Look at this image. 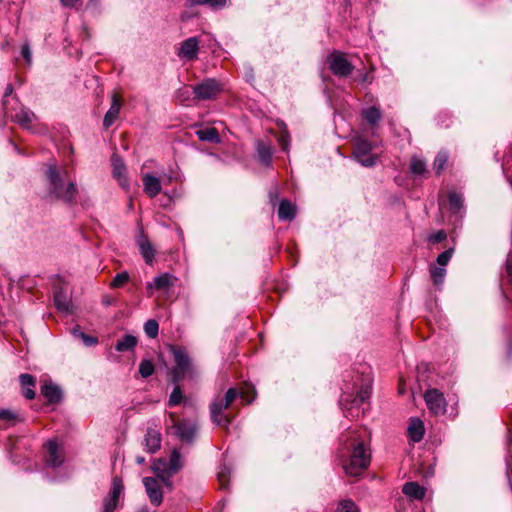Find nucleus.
Here are the masks:
<instances>
[{
    "label": "nucleus",
    "instance_id": "c756f323",
    "mask_svg": "<svg viewBox=\"0 0 512 512\" xmlns=\"http://www.w3.org/2000/svg\"><path fill=\"white\" fill-rule=\"evenodd\" d=\"M196 135L199 140L201 141H208L213 143H219L220 142V136L215 128H207L204 130H197Z\"/></svg>",
    "mask_w": 512,
    "mask_h": 512
},
{
    "label": "nucleus",
    "instance_id": "5701e85b",
    "mask_svg": "<svg viewBox=\"0 0 512 512\" xmlns=\"http://www.w3.org/2000/svg\"><path fill=\"white\" fill-rule=\"evenodd\" d=\"M402 492L413 500H422L426 495V489L417 482L405 483Z\"/></svg>",
    "mask_w": 512,
    "mask_h": 512
},
{
    "label": "nucleus",
    "instance_id": "dca6fc26",
    "mask_svg": "<svg viewBox=\"0 0 512 512\" xmlns=\"http://www.w3.org/2000/svg\"><path fill=\"white\" fill-rule=\"evenodd\" d=\"M175 277L170 273H162L155 277L152 282L147 283L148 295L151 296L153 290L168 291L174 284Z\"/></svg>",
    "mask_w": 512,
    "mask_h": 512
},
{
    "label": "nucleus",
    "instance_id": "c85d7f7f",
    "mask_svg": "<svg viewBox=\"0 0 512 512\" xmlns=\"http://www.w3.org/2000/svg\"><path fill=\"white\" fill-rule=\"evenodd\" d=\"M363 118L371 125H376L380 121L382 114L378 107L371 106L362 110Z\"/></svg>",
    "mask_w": 512,
    "mask_h": 512
},
{
    "label": "nucleus",
    "instance_id": "3c124183",
    "mask_svg": "<svg viewBox=\"0 0 512 512\" xmlns=\"http://www.w3.org/2000/svg\"><path fill=\"white\" fill-rule=\"evenodd\" d=\"M190 94H189V91L188 89H182V90H179L178 93H177V98L181 101V102H184L186 101L188 98H189Z\"/></svg>",
    "mask_w": 512,
    "mask_h": 512
},
{
    "label": "nucleus",
    "instance_id": "de8ad7c7",
    "mask_svg": "<svg viewBox=\"0 0 512 512\" xmlns=\"http://www.w3.org/2000/svg\"><path fill=\"white\" fill-rule=\"evenodd\" d=\"M21 54L27 64L30 66L32 63V52L28 43H24L21 48Z\"/></svg>",
    "mask_w": 512,
    "mask_h": 512
},
{
    "label": "nucleus",
    "instance_id": "49530a36",
    "mask_svg": "<svg viewBox=\"0 0 512 512\" xmlns=\"http://www.w3.org/2000/svg\"><path fill=\"white\" fill-rule=\"evenodd\" d=\"M278 143L281 145L284 151H288L290 145V137L286 130L283 131L281 135L278 137Z\"/></svg>",
    "mask_w": 512,
    "mask_h": 512
},
{
    "label": "nucleus",
    "instance_id": "09e8293b",
    "mask_svg": "<svg viewBox=\"0 0 512 512\" xmlns=\"http://www.w3.org/2000/svg\"><path fill=\"white\" fill-rule=\"evenodd\" d=\"M17 418L16 414L9 409L0 410V420L13 421Z\"/></svg>",
    "mask_w": 512,
    "mask_h": 512
},
{
    "label": "nucleus",
    "instance_id": "bb28decb",
    "mask_svg": "<svg viewBox=\"0 0 512 512\" xmlns=\"http://www.w3.org/2000/svg\"><path fill=\"white\" fill-rule=\"evenodd\" d=\"M139 251L145 262L151 265L154 261L155 250L151 242L144 236L138 240Z\"/></svg>",
    "mask_w": 512,
    "mask_h": 512
},
{
    "label": "nucleus",
    "instance_id": "7ed1b4c3",
    "mask_svg": "<svg viewBox=\"0 0 512 512\" xmlns=\"http://www.w3.org/2000/svg\"><path fill=\"white\" fill-rule=\"evenodd\" d=\"M240 397L246 402L251 403L256 397V391L253 386H249L247 390H242L239 393ZM238 392L235 388H230L226 391L223 398L216 397L210 405V414L212 421L218 426L227 428L231 423V419L224 415L223 412L234 402Z\"/></svg>",
    "mask_w": 512,
    "mask_h": 512
},
{
    "label": "nucleus",
    "instance_id": "c9c22d12",
    "mask_svg": "<svg viewBox=\"0 0 512 512\" xmlns=\"http://www.w3.org/2000/svg\"><path fill=\"white\" fill-rule=\"evenodd\" d=\"M410 171L414 175H422L426 172V163L422 159L414 156L411 159Z\"/></svg>",
    "mask_w": 512,
    "mask_h": 512
},
{
    "label": "nucleus",
    "instance_id": "f257e3e1",
    "mask_svg": "<svg viewBox=\"0 0 512 512\" xmlns=\"http://www.w3.org/2000/svg\"><path fill=\"white\" fill-rule=\"evenodd\" d=\"M372 376L369 366H362V370L355 377L352 383H346L340 398V405L343 407L347 418L356 419L364 415L363 405L368 404L372 393Z\"/></svg>",
    "mask_w": 512,
    "mask_h": 512
},
{
    "label": "nucleus",
    "instance_id": "0eeeda50",
    "mask_svg": "<svg viewBox=\"0 0 512 512\" xmlns=\"http://www.w3.org/2000/svg\"><path fill=\"white\" fill-rule=\"evenodd\" d=\"M223 90L221 82L207 78L193 87L195 99L200 101L214 100Z\"/></svg>",
    "mask_w": 512,
    "mask_h": 512
},
{
    "label": "nucleus",
    "instance_id": "412c9836",
    "mask_svg": "<svg viewBox=\"0 0 512 512\" xmlns=\"http://www.w3.org/2000/svg\"><path fill=\"white\" fill-rule=\"evenodd\" d=\"M54 303L57 309L62 312H67L69 310L70 297L66 287L62 285L54 287Z\"/></svg>",
    "mask_w": 512,
    "mask_h": 512
},
{
    "label": "nucleus",
    "instance_id": "7c9ffc66",
    "mask_svg": "<svg viewBox=\"0 0 512 512\" xmlns=\"http://www.w3.org/2000/svg\"><path fill=\"white\" fill-rule=\"evenodd\" d=\"M257 153L259 160L265 165L269 166L272 160V149L269 145L262 142L258 143Z\"/></svg>",
    "mask_w": 512,
    "mask_h": 512
},
{
    "label": "nucleus",
    "instance_id": "f3484780",
    "mask_svg": "<svg viewBox=\"0 0 512 512\" xmlns=\"http://www.w3.org/2000/svg\"><path fill=\"white\" fill-rule=\"evenodd\" d=\"M47 456L46 461L47 464L53 468L60 467L63 463V456L60 453L59 446L56 441L49 440L46 443Z\"/></svg>",
    "mask_w": 512,
    "mask_h": 512
},
{
    "label": "nucleus",
    "instance_id": "052dcab7",
    "mask_svg": "<svg viewBox=\"0 0 512 512\" xmlns=\"http://www.w3.org/2000/svg\"><path fill=\"white\" fill-rule=\"evenodd\" d=\"M140 512H147V509L145 508V509L141 510Z\"/></svg>",
    "mask_w": 512,
    "mask_h": 512
},
{
    "label": "nucleus",
    "instance_id": "9b49d317",
    "mask_svg": "<svg viewBox=\"0 0 512 512\" xmlns=\"http://www.w3.org/2000/svg\"><path fill=\"white\" fill-rule=\"evenodd\" d=\"M123 489L124 486L121 478L114 477L112 479L111 489L103 500V512H114L116 510Z\"/></svg>",
    "mask_w": 512,
    "mask_h": 512
},
{
    "label": "nucleus",
    "instance_id": "c03bdc74",
    "mask_svg": "<svg viewBox=\"0 0 512 512\" xmlns=\"http://www.w3.org/2000/svg\"><path fill=\"white\" fill-rule=\"evenodd\" d=\"M230 475V469L227 466H222L218 471V480L222 488L227 487L228 477Z\"/></svg>",
    "mask_w": 512,
    "mask_h": 512
},
{
    "label": "nucleus",
    "instance_id": "2f4dec72",
    "mask_svg": "<svg viewBox=\"0 0 512 512\" xmlns=\"http://www.w3.org/2000/svg\"><path fill=\"white\" fill-rule=\"evenodd\" d=\"M72 335L75 339L77 340H81L83 342V344L86 346V347H91L93 345H95L98 340L96 337H93V336H89V335H86L81 329L79 326H76L72 329Z\"/></svg>",
    "mask_w": 512,
    "mask_h": 512
},
{
    "label": "nucleus",
    "instance_id": "864d4df0",
    "mask_svg": "<svg viewBox=\"0 0 512 512\" xmlns=\"http://www.w3.org/2000/svg\"><path fill=\"white\" fill-rule=\"evenodd\" d=\"M79 0H60L61 4L65 7H73Z\"/></svg>",
    "mask_w": 512,
    "mask_h": 512
},
{
    "label": "nucleus",
    "instance_id": "5fc2aeb1",
    "mask_svg": "<svg viewBox=\"0 0 512 512\" xmlns=\"http://www.w3.org/2000/svg\"><path fill=\"white\" fill-rule=\"evenodd\" d=\"M190 5H209L210 0H189Z\"/></svg>",
    "mask_w": 512,
    "mask_h": 512
},
{
    "label": "nucleus",
    "instance_id": "603ef678",
    "mask_svg": "<svg viewBox=\"0 0 512 512\" xmlns=\"http://www.w3.org/2000/svg\"><path fill=\"white\" fill-rule=\"evenodd\" d=\"M506 271L510 278V281L512 282V255H508L506 260Z\"/></svg>",
    "mask_w": 512,
    "mask_h": 512
},
{
    "label": "nucleus",
    "instance_id": "423d86ee",
    "mask_svg": "<svg viewBox=\"0 0 512 512\" xmlns=\"http://www.w3.org/2000/svg\"><path fill=\"white\" fill-rule=\"evenodd\" d=\"M171 425L169 429L183 443L192 444L195 440L198 426L190 420H178L173 413L170 414Z\"/></svg>",
    "mask_w": 512,
    "mask_h": 512
},
{
    "label": "nucleus",
    "instance_id": "ddd939ff",
    "mask_svg": "<svg viewBox=\"0 0 512 512\" xmlns=\"http://www.w3.org/2000/svg\"><path fill=\"white\" fill-rule=\"evenodd\" d=\"M199 39L190 37L184 40L177 49V56L184 62L194 61L198 58Z\"/></svg>",
    "mask_w": 512,
    "mask_h": 512
},
{
    "label": "nucleus",
    "instance_id": "473e14b6",
    "mask_svg": "<svg viewBox=\"0 0 512 512\" xmlns=\"http://www.w3.org/2000/svg\"><path fill=\"white\" fill-rule=\"evenodd\" d=\"M449 210L452 213H458L463 207V197L461 194L456 192L449 193Z\"/></svg>",
    "mask_w": 512,
    "mask_h": 512
},
{
    "label": "nucleus",
    "instance_id": "ea45409f",
    "mask_svg": "<svg viewBox=\"0 0 512 512\" xmlns=\"http://www.w3.org/2000/svg\"><path fill=\"white\" fill-rule=\"evenodd\" d=\"M159 325L156 320L150 319L144 324V331L150 338H155L158 335Z\"/></svg>",
    "mask_w": 512,
    "mask_h": 512
},
{
    "label": "nucleus",
    "instance_id": "9d476101",
    "mask_svg": "<svg viewBox=\"0 0 512 512\" xmlns=\"http://www.w3.org/2000/svg\"><path fill=\"white\" fill-rule=\"evenodd\" d=\"M424 400L429 411L434 415H443L446 412L447 403L442 392L438 389H428L424 394Z\"/></svg>",
    "mask_w": 512,
    "mask_h": 512
},
{
    "label": "nucleus",
    "instance_id": "4c0bfd02",
    "mask_svg": "<svg viewBox=\"0 0 512 512\" xmlns=\"http://www.w3.org/2000/svg\"><path fill=\"white\" fill-rule=\"evenodd\" d=\"M448 161V154L445 151H440L434 160V170L440 174L445 168Z\"/></svg>",
    "mask_w": 512,
    "mask_h": 512
},
{
    "label": "nucleus",
    "instance_id": "6e6d98bb",
    "mask_svg": "<svg viewBox=\"0 0 512 512\" xmlns=\"http://www.w3.org/2000/svg\"><path fill=\"white\" fill-rule=\"evenodd\" d=\"M12 92H13V86L11 84L7 85L5 92H4V97L9 96Z\"/></svg>",
    "mask_w": 512,
    "mask_h": 512
},
{
    "label": "nucleus",
    "instance_id": "39448f33",
    "mask_svg": "<svg viewBox=\"0 0 512 512\" xmlns=\"http://www.w3.org/2000/svg\"><path fill=\"white\" fill-rule=\"evenodd\" d=\"M184 467V459L178 448L171 451L169 459L158 458L154 459L151 465V470L159 479L162 484L169 490L173 488L172 476L177 474Z\"/></svg>",
    "mask_w": 512,
    "mask_h": 512
},
{
    "label": "nucleus",
    "instance_id": "2eb2a0df",
    "mask_svg": "<svg viewBox=\"0 0 512 512\" xmlns=\"http://www.w3.org/2000/svg\"><path fill=\"white\" fill-rule=\"evenodd\" d=\"M112 173L118 181L119 185L124 188H129V180L127 176V168L122 158L118 154H113L111 157Z\"/></svg>",
    "mask_w": 512,
    "mask_h": 512
},
{
    "label": "nucleus",
    "instance_id": "393cba45",
    "mask_svg": "<svg viewBox=\"0 0 512 512\" xmlns=\"http://www.w3.org/2000/svg\"><path fill=\"white\" fill-rule=\"evenodd\" d=\"M19 380H20V383H21V386L23 389L22 390L23 396L28 400L34 399L35 398V391H34L35 379H34V377L30 374L23 373L19 376Z\"/></svg>",
    "mask_w": 512,
    "mask_h": 512
},
{
    "label": "nucleus",
    "instance_id": "4468645a",
    "mask_svg": "<svg viewBox=\"0 0 512 512\" xmlns=\"http://www.w3.org/2000/svg\"><path fill=\"white\" fill-rule=\"evenodd\" d=\"M142 482L150 503L157 507L160 506L163 502V492L158 480L153 477H144Z\"/></svg>",
    "mask_w": 512,
    "mask_h": 512
},
{
    "label": "nucleus",
    "instance_id": "f8f14e48",
    "mask_svg": "<svg viewBox=\"0 0 512 512\" xmlns=\"http://www.w3.org/2000/svg\"><path fill=\"white\" fill-rule=\"evenodd\" d=\"M175 366L172 370L173 382H178L192 374V364L188 354H174Z\"/></svg>",
    "mask_w": 512,
    "mask_h": 512
},
{
    "label": "nucleus",
    "instance_id": "b1692460",
    "mask_svg": "<svg viewBox=\"0 0 512 512\" xmlns=\"http://www.w3.org/2000/svg\"><path fill=\"white\" fill-rule=\"evenodd\" d=\"M425 434L423 422L419 418H412L408 426V435L413 442H420Z\"/></svg>",
    "mask_w": 512,
    "mask_h": 512
},
{
    "label": "nucleus",
    "instance_id": "13d9d810",
    "mask_svg": "<svg viewBox=\"0 0 512 512\" xmlns=\"http://www.w3.org/2000/svg\"><path fill=\"white\" fill-rule=\"evenodd\" d=\"M367 80H368V76L367 75L363 76L362 82H366Z\"/></svg>",
    "mask_w": 512,
    "mask_h": 512
},
{
    "label": "nucleus",
    "instance_id": "72a5a7b5",
    "mask_svg": "<svg viewBox=\"0 0 512 512\" xmlns=\"http://www.w3.org/2000/svg\"><path fill=\"white\" fill-rule=\"evenodd\" d=\"M137 344V338L133 335H125L120 341L116 344V349L118 351L124 350H132L135 348Z\"/></svg>",
    "mask_w": 512,
    "mask_h": 512
},
{
    "label": "nucleus",
    "instance_id": "bf43d9fd",
    "mask_svg": "<svg viewBox=\"0 0 512 512\" xmlns=\"http://www.w3.org/2000/svg\"><path fill=\"white\" fill-rule=\"evenodd\" d=\"M169 180H176V177H169Z\"/></svg>",
    "mask_w": 512,
    "mask_h": 512
},
{
    "label": "nucleus",
    "instance_id": "6e6552de",
    "mask_svg": "<svg viewBox=\"0 0 512 512\" xmlns=\"http://www.w3.org/2000/svg\"><path fill=\"white\" fill-rule=\"evenodd\" d=\"M372 144L362 138H357L354 145V158L365 167H372L376 164L377 157L371 154Z\"/></svg>",
    "mask_w": 512,
    "mask_h": 512
},
{
    "label": "nucleus",
    "instance_id": "cd10ccee",
    "mask_svg": "<svg viewBox=\"0 0 512 512\" xmlns=\"http://www.w3.org/2000/svg\"><path fill=\"white\" fill-rule=\"evenodd\" d=\"M296 208L288 200H282L278 209V217L280 220L287 221L292 220L295 217Z\"/></svg>",
    "mask_w": 512,
    "mask_h": 512
},
{
    "label": "nucleus",
    "instance_id": "6ab92c4d",
    "mask_svg": "<svg viewBox=\"0 0 512 512\" xmlns=\"http://www.w3.org/2000/svg\"><path fill=\"white\" fill-rule=\"evenodd\" d=\"M161 433L155 429L148 428L144 437L145 449L149 453H156L161 448Z\"/></svg>",
    "mask_w": 512,
    "mask_h": 512
},
{
    "label": "nucleus",
    "instance_id": "a211bd4d",
    "mask_svg": "<svg viewBox=\"0 0 512 512\" xmlns=\"http://www.w3.org/2000/svg\"><path fill=\"white\" fill-rule=\"evenodd\" d=\"M41 394L46 398L49 404H58L62 400L60 387L52 382L43 383L41 386Z\"/></svg>",
    "mask_w": 512,
    "mask_h": 512
},
{
    "label": "nucleus",
    "instance_id": "1a4fd4ad",
    "mask_svg": "<svg viewBox=\"0 0 512 512\" xmlns=\"http://www.w3.org/2000/svg\"><path fill=\"white\" fill-rule=\"evenodd\" d=\"M327 63L331 72L338 77H347L353 71V65L343 53L338 51H334L327 57Z\"/></svg>",
    "mask_w": 512,
    "mask_h": 512
},
{
    "label": "nucleus",
    "instance_id": "a18cd8bd",
    "mask_svg": "<svg viewBox=\"0 0 512 512\" xmlns=\"http://www.w3.org/2000/svg\"><path fill=\"white\" fill-rule=\"evenodd\" d=\"M447 235L444 230H439L435 233H432L428 236L427 240L429 243L435 244L440 243L446 239Z\"/></svg>",
    "mask_w": 512,
    "mask_h": 512
},
{
    "label": "nucleus",
    "instance_id": "e433bc0d",
    "mask_svg": "<svg viewBox=\"0 0 512 512\" xmlns=\"http://www.w3.org/2000/svg\"><path fill=\"white\" fill-rule=\"evenodd\" d=\"M336 512H360V509L351 499H344L338 503Z\"/></svg>",
    "mask_w": 512,
    "mask_h": 512
},
{
    "label": "nucleus",
    "instance_id": "f704fd0d",
    "mask_svg": "<svg viewBox=\"0 0 512 512\" xmlns=\"http://www.w3.org/2000/svg\"><path fill=\"white\" fill-rule=\"evenodd\" d=\"M431 278L435 285H442L446 276V269L443 267L432 266L430 268Z\"/></svg>",
    "mask_w": 512,
    "mask_h": 512
},
{
    "label": "nucleus",
    "instance_id": "4be33fe9",
    "mask_svg": "<svg viewBox=\"0 0 512 512\" xmlns=\"http://www.w3.org/2000/svg\"><path fill=\"white\" fill-rule=\"evenodd\" d=\"M121 105H122V103H121L120 97L118 95L114 94L112 96L111 106H110L109 110L107 111V113L105 114V117L103 120L104 127L108 128L115 122V120L119 116Z\"/></svg>",
    "mask_w": 512,
    "mask_h": 512
},
{
    "label": "nucleus",
    "instance_id": "a878e982",
    "mask_svg": "<svg viewBox=\"0 0 512 512\" xmlns=\"http://www.w3.org/2000/svg\"><path fill=\"white\" fill-rule=\"evenodd\" d=\"M14 120L24 129L31 130L32 123L36 120V116L31 110L22 108L14 115Z\"/></svg>",
    "mask_w": 512,
    "mask_h": 512
},
{
    "label": "nucleus",
    "instance_id": "58836bf2",
    "mask_svg": "<svg viewBox=\"0 0 512 512\" xmlns=\"http://www.w3.org/2000/svg\"><path fill=\"white\" fill-rule=\"evenodd\" d=\"M130 279L129 273L127 271H123L120 273H117L113 280L110 283L111 288H120L125 283H127Z\"/></svg>",
    "mask_w": 512,
    "mask_h": 512
},
{
    "label": "nucleus",
    "instance_id": "f03ea898",
    "mask_svg": "<svg viewBox=\"0 0 512 512\" xmlns=\"http://www.w3.org/2000/svg\"><path fill=\"white\" fill-rule=\"evenodd\" d=\"M365 434L364 429H354L345 436L343 448L349 454V460L343 464V469L349 476L361 475L370 464L371 453L364 439Z\"/></svg>",
    "mask_w": 512,
    "mask_h": 512
},
{
    "label": "nucleus",
    "instance_id": "20e7f679",
    "mask_svg": "<svg viewBox=\"0 0 512 512\" xmlns=\"http://www.w3.org/2000/svg\"><path fill=\"white\" fill-rule=\"evenodd\" d=\"M46 176L49 181V190L56 198L67 203L74 201L77 194L76 184L70 180L65 168L58 170L55 165H50Z\"/></svg>",
    "mask_w": 512,
    "mask_h": 512
},
{
    "label": "nucleus",
    "instance_id": "4d7b16f0",
    "mask_svg": "<svg viewBox=\"0 0 512 512\" xmlns=\"http://www.w3.org/2000/svg\"><path fill=\"white\" fill-rule=\"evenodd\" d=\"M135 461L138 465H141V464L145 463V458L143 456L138 455V456H136Z\"/></svg>",
    "mask_w": 512,
    "mask_h": 512
},
{
    "label": "nucleus",
    "instance_id": "a19ab883",
    "mask_svg": "<svg viewBox=\"0 0 512 512\" xmlns=\"http://www.w3.org/2000/svg\"><path fill=\"white\" fill-rule=\"evenodd\" d=\"M139 373L143 378H148L154 373V364L150 360H143L139 365Z\"/></svg>",
    "mask_w": 512,
    "mask_h": 512
},
{
    "label": "nucleus",
    "instance_id": "aec40b11",
    "mask_svg": "<svg viewBox=\"0 0 512 512\" xmlns=\"http://www.w3.org/2000/svg\"><path fill=\"white\" fill-rule=\"evenodd\" d=\"M144 192L150 197L154 198L161 192V183L159 178L150 173H146L142 177Z\"/></svg>",
    "mask_w": 512,
    "mask_h": 512
},
{
    "label": "nucleus",
    "instance_id": "8fccbe9b",
    "mask_svg": "<svg viewBox=\"0 0 512 512\" xmlns=\"http://www.w3.org/2000/svg\"><path fill=\"white\" fill-rule=\"evenodd\" d=\"M227 0H210L209 6L213 9H219L226 5Z\"/></svg>",
    "mask_w": 512,
    "mask_h": 512
},
{
    "label": "nucleus",
    "instance_id": "79ce46f5",
    "mask_svg": "<svg viewBox=\"0 0 512 512\" xmlns=\"http://www.w3.org/2000/svg\"><path fill=\"white\" fill-rule=\"evenodd\" d=\"M182 399H183V395H182L181 388H180V386L176 385L174 387L172 393L169 396L168 404L171 407L177 406L178 404L181 403Z\"/></svg>",
    "mask_w": 512,
    "mask_h": 512
},
{
    "label": "nucleus",
    "instance_id": "37998d69",
    "mask_svg": "<svg viewBox=\"0 0 512 512\" xmlns=\"http://www.w3.org/2000/svg\"><path fill=\"white\" fill-rule=\"evenodd\" d=\"M452 255V248L443 251L441 254L438 255L437 263L440 265V267L444 268V266H446L449 263L450 259L452 258Z\"/></svg>",
    "mask_w": 512,
    "mask_h": 512
}]
</instances>
